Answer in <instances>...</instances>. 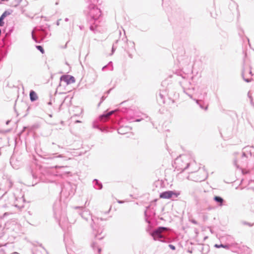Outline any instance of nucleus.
<instances>
[{
    "label": "nucleus",
    "mask_w": 254,
    "mask_h": 254,
    "mask_svg": "<svg viewBox=\"0 0 254 254\" xmlns=\"http://www.w3.org/2000/svg\"><path fill=\"white\" fill-rule=\"evenodd\" d=\"M111 209V207H110V208H109V209L108 210V211L105 212H104V213H105V214H108V213H109V212H110V211Z\"/></svg>",
    "instance_id": "obj_36"
},
{
    "label": "nucleus",
    "mask_w": 254,
    "mask_h": 254,
    "mask_svg": "<svg viewBox=\"0 0 254 254\" xmlns=\"http://www.w3.org/2000/svg\"><path fill=\"white\" fill-rule=\"evenodd\" d=\"M180 194V192L168 190L161 193L160 197L165 199H174L177 198Z\"/></svg>",
    "instance_id": "obj_7"
},
{
    "label": "nucleus",
    "mask_w": 254,
    "mask_h": 254,
    "mask_svg": "<svg viewBox=\"0 0 254 254\" xmlns=\"http://www.w3.org/2000/svg\"><path fill=\"white\" fill-rule=\"evenodd\" d=\"M251 73H252V72H251V71H250V72H249V74H250L251 75V76H252V74H251Z\"/></svg>",
    "instance_id": "obj_50"
},
{
    "label": "nucleus",
    "mask_w": 254,
    "mask_h": 254,
    "mask_svg": "<svg viewBox=\"0 0 254 254\" xmlns=\"http://www.w3.org/2000/svg\"><path fill=\"white\" fill-rule=\"evenodd\" d=\"M36 48L39 50L42 54L44 53V50L41 46H36Z\"/></svg>",
    "instance_id": "obj_21"
},
{
    "label": "nucleus",
    "mask_w": 254,
    "mask_h": 254,
    "mask_svg": "<svg viewBox=\"0 0 254 254\" xmlns=\"http://www.w3.org/2000/svg\"><path fill=\"white\" fill-rule=\"evenodd\" d=\"M193 77L192 76H191V80H192V79H193Z\"/></svg>",
    "instance_id": "obj_53"
},
{
    "label": "nucleus",
    "mask_w": 254,
    "mask_h": 254,
    "mask_svg": "<svg viewBox=\"0 0 254 254\" xmlns=\"http://www.w3.org/2000/svg\"><path fill=\"white\" fill-rule=\"evenodd\" d=\"M192 222L193 223H194V224H196V223H196V221H195V220H192Z\"/></svg>",
    "instance_id": "obj_44"
},
{
    "label": "nucleus",
    "mask_w": 254,
    "mask_h": 254,
    "mask_svg": "<svg viewBox=\"0 0 254 254\" xmlns=\"http://www.w3.org/2000/svg\"><path fill=\"white\" fill-rule=\"evenodd\" d=\"M81 216L86 221H88V219H91L93 223H95L96 221H98L99 218H92L90 213L88 210H84L80 214Z\"/></svg>",
    "instance_id": "obj_8"
},
{
    "label": "nucleus",
    "mask_w": 254,
    "mask_h": 254,
    "mask_svg": "<svg viewBox=\"0 0 254 254\" xmlns=\"http://www.w3.org/2000/svg\"><path fill=\"white\" fill-rule=\"evenodd\" d=\"M194 101H195L196 103L199 105V107L202 109H204L205 110H206L207 109V107H205V108L203 107L201 104H199V100H196V99H194Z\"/></svg>",
    "instance_id": "obj_19"
},
{
    "label": "nucleus",
    "mask_w": 254,
    "mask_h": 254,
    "mask_svg": "<svg viewBox=\"0 0 254 254\" xmlns=\"http://www.w3.org/2000/svg\"><path fill=\"white\" fill-rule=\"evenodd\" d=\"M88 14L94 20H97L101 16V10L95 4H92L88 6Z\"/></svg>",
    "instance_id": "obj_4"
},
{
    "label": "nucleus",
    "mask_w": 254,
    "mask_h": 254,
    "mask_svg": "<svg viewBox=\"0 0 254 254\" xmlns=\"http://www.w3.org/2000/svg\"><path fill=\"white\" fill-rule=\"evenodd\" d=\"M9 213H7V212H5L3 214V217H5L6 216H7V215H8Z\"/></svg>",
    "instance_id": "obj_37"
},
{
    "label": "nucleus",
    "mask_w": 254,
    "mask_h": 254,
    "mask_svg": "<svg viewBox=\"0 0 254 254\" xmlns=\"http://www.w3.org/2000/svg\"><path fill=\"white\" fill-rule=\"evenodd\" d=\"M118 202L119 203H123V201H121V200H118Z\"/></svg>",
    "instance_id": "obj_42"
},
{
    "label": "nucleus",
    "mask_w": 254,
    "mask_h": 254,
    "mask_svg": "<svg viewBox=\"0 0 254 254\" xmlns=\"http://www.w3.org/2000/svg\"><path fill=\"white\" fill-rule=\"evenodd\" d=\"M30 98L31 101H34L38 98L37 94L33 90H31L30 92Z\"/></svg>",
    "instance_id": "obj_13"
},
{
    "label": "nucleus",
    "mask_w": 254,
    "mask_h": 254,
    "mask_svg": "<svg viewBox=\"0 0 254 254\" xmlns=\"http://www.w3.org/2000/svg\"><path fill=\"white\" fill-rule=\"evenodd\" d=\"M186 156H182L180 158H177L175 161V163L178 164L177 167L179 169L182 170L183 171L186 170L189 166L190 163L189 162H184V161L187 160Z\"/></svg>",
    "instance_id": "obj_6"
},
{
    "label": "nucleus",
    "mask_w": 254,
    "mask_h": 254,
    "mask_svg": "<svg viewBox=\"0 0 254 254\" xmlns=\"http://www.w3.org/2000/svg\"><path fill=\"white\" fill-rule=\"evenodd\" d=\"M75 123H81V121L77 120L75 121Z\"/></svg>",
    "instance_id": "obj_47"
},
{
    "label": "nucleus",
    "mask_w": 254,
    "mask_h": 254,
    "mask_svg": "<svg viewBox=\"0 0 254 254\" xmlns=\"http://www.w3.org/2000/svg\"><path fill=\"white\" fill-rule=\"evenodd\" d=\"M214 200L218 203V205L221 207L223 205L224 200L223 198L219 196H215L213 198Z\"/></svg>",
    "instance_id": "obj_11"
},
{
    "label": "nucleus",
    "mask_w": 254,
    "mask_h": 254,
    "mask_svg": "<svg viewBox=\"0 0 254 254\" xmlns=\"http://www.w3.org/2000/svg\"><path fill=\"white\" fill-rule=\"evenodd\" d=\"M64 20H65V21H68V18H65Z\"/></svg>",
    "instance_id": "obj_46"
},
{
    "label": "nucleus",
    "mask_w": 254,
    "mask_h": 254,
    "mask_svg": "<svg viewBox=\"0 0 254 254\" xmlns=\"http://www.w3.org/2000/svg\"><path fill=\"white\" fill-rule=\"evenodd\" d=\"M66 82L67 83H73L75 82V79L73 76H71L69 79L66 80Z\"/></svg>",
    "instance_id": "obj_18"
},
{
    "label": "nucleus",
    "mask_w": 254,
    "mask_h": 254,
    "mask_svg": "<svg viewBox=\"0 0 254 254\" xmlns=\"http://www.w3.org/2000/svg\"><path fill=\"white\" fill-rule=\"evenodd\" d=\"M228 249L235 252H239V249H240V246L237 243L235 242H229L227 243Z\"/></svg>",
    "instance_id": "obj_9"
},
{
    "label": "nucleus",
    "mask_w": 254,
    "mask_h": 254,
    "mask_svg": "<svg viewBox=\"0 0 254 254\" xmlns=\"http://www.w3.org/2000/svg\"><path fill=\"white\" fill-rule=\"evenodd\" d=\"M205 179V177L204 176L203 178H202L201 179H198L196 180L195 181L201 182V181L204 180Z\"/></svg>",
    "instance_id": "obj_29"
},
{
    "label": "nucleus",
    "mask_w": 254,
    "mask_h": 254,
    "mask_svg": "<svg viewBox=\"0 0 254 254\" xmlns=\"http://www.w3.org/2000/svg\"><path fill=\"white\" fill-rule=\"evenodd\" d=\"M69 174H70V172L69 171H63L62 175H64Z\"/></svg>",
    "instance_id": "obj_31"
},
{
    "label": "nucleus",
    "mask_w": 254,
    "mask_h": 254,
    "mask_svg": "<svg viewBox=\"0 0 254 254\" xmlns=\"http://www.w3.org/2000/svg\"><path fill=\"white\" fill-rule=\"evenodd\" d=\"M98 221H96L95 222H97ZM96 223H93L91 225V227L93 229V234L97 239L99 240H101L104 237V235H103V226H97L95 224Z\"/></svg>",
    "instance_id": "obj_5"
},
{
    "label": "nucleus",
    "mask_w": 254,
    "mask_h": 254,
    "mask_svg": "<svg viewBox=\"0 0 254 254\" xmlns=\"http://www.w3.org/2000/svg\"><path fill=\"white\" fill-rule=\"evenodd\" d=\"M116 111V110H114V111H110L107 113L105 112L103 115H101L99 117V120L102 122H105V121H107L109 119L110 117L112 114H113Z\"/></svg>",
    "instance_id": "obj_10"
},
{
    "label": "nucleus",
    "mask_w": 254,
    "mask_h": 254,
    "mask_svg": "<svg viewBox=\"0 0 254 254\" xmlns=\"http://www.w3.org/2000/svg\"><path fill=\"white\" fill-rule=\"evenodd\" d=\"M54 212L55 218L59 220V224L62 226V224L65 223L67 221L65 211L61 206L60 202L56 203L54 205Z\"/></svg>",
    "instance_id": "obj_1"
},
{
    "label": "nucleus",
    "mask_w": 254,
    "mask_h": 254,
    "mask_svg": "<svg viewBox=\"0 0 254 254\" xmlns=\"http://www.w3.org/2000/svg\"><path fill=\"white\" fill-rule=\"evenodd\" d=\"M15 0V2H16L15 6H16L17 5L19 4L21 1V0Z\"/></svg>",
    "instance_id": "obj_33"
},
{
    "label": "nucleus",
    "mask_w": 254,
    "mask_h": 254,
    "mask_svg": "<svg viewBox=\"0 0 254 254\" xmlns=\"http://www.w3.org/2000/svg\"><path fill=\"white\" fill-rule=\"evenodd\" d=\"M116 49V47L115 46V44H114L112 46V53L111 55H113Z\"/></svg>",
    "instance_id": "obj_25"
},
{
    "label": "nucleus",
    "mask_w": 254,
    "mask_h": 254,
    "mask_svg": "<svg viewBox=\"0 0 254 254\" xmlns=\"http://www.w3.org/2000/svg\"><path fill=\"white\" fill-rule=\"evenodd\" d=\"M123 128L122 127H121L119 129H118V132L119 133H121V134H123L124 133L123 132Z\"/></svg>",
    "instance_id": "obj_32"
},
{
    "label": "nucleus",
    "mask_w": 254,
    "mask_h": 254,
    "mask_svg": "<svg viewBox=\"0 0 254 254\" xmlns=\"http://www.w3.org/2000/svg\"><path fill=\"white\" fill-rule=\"evenodd\" d=\"M107 67H108V65H105L104 66H103V67H102V70L103 71H105V70H106V68H107Z\"/></svg>",
    "instance_id": "obj_35"
},
{
    "label": "nucleus",
    "mask_w": 254,
    "mask_h": 254,
    "mask_svg": "<svg viewBox=\"0 0 254 254\" xmlns=\"http://www.w3.org/2000/svg\"><path fill=\"white\" fill-rule=\"evenodd\" d=\"M4 18L0 16V26H2L4 24Z\"/></svg>",
    "instance_id": "obj_24"
},
{
    "label": "nucleus",
    "mask_w": 254,
    "mask_h": 254,
    "mask_svg": "<svg viewBox=\"0 0 254 254\" xmlns=\"http://www.w3.org/2000/svg\"><path fill=\"white\" fill-rule=\"evenodd\" d=\"M65 167L64 166H56L55 167L56 168H60V169H64Z\"/></svg>",
    "instance_id": "obj_34"
},
{
    "label": "nucleus",
    "mask_w": 254,
    "mask_h": 254,
    "mask_svg": "<svg viewBox=\"0 0 254 254\" xmlns=\"http://www.w3.org/2000/svg\"><path fill=\"white\" fill-rule=\"evenodd\" d=\"M81 208H82V207L76 206V207H74V209Z\"/></svg>",
    "instance_id": "obj_40"
},
{
    "label": "nucleus",
    "mask_w": 254,
    "mask_h": 254,
    "mask_svg": "<svg viewBox=\"0 0 254 254\" xmlns=\"http://www.w3.org/2000/svg\"><path fill=\"white\" fill-rule=\"evenodd\" d=\"M129 57H130V58H132L131 55H129Z\"/></svg>",
    "instance_id": "obj_52"
},
{
    "label": "nucleus",
    "mask_w": 254,
    "mask_h": 254,
    "mask_svg": "<svg viewBox=\"0 0 254 254\" xmlns=\"http://www.w3.org/2000/svg\"><path fill=\"white\" fill-rule=\"evenodd\" d=\"M107 65H108V67H109V70H113V65L112 62H110Z\"/></svg>",
    "instance_id": "obj_20"
},
{
    "label": "nucleus",
    "mask_w": 254,
    "mask_h": 254,
    "mask_svg": "<svg viewBox=\"0 0 254 254\" xmlns=\"http://www.w3.org/2000/svg\"><path fill=\"white\" fill-rule=\"evenodd\" d=\"M63 157H64V156L63 155L60 154V155H59L58 156H54L53 157H51L50 158L51 159H53V158H63Z\"/></svg>",
    "instance_id": "obj_27"
},
{
    "label": "nucleus",
    "mask_w": 254,
    "mask_h": 254,
    "mask_svg": "<svg viewBox=\"0 0 254 254\" xmlns=\"http://www.w3.org/2000/svg\"><path fill=\"white\" fill-rule=\"evenodd\" d=\"M169 247L171 249L173 250H175L176 249V247L173 245L170 244L169 245Z\"/></svg>",
    "instance_id": "obj_28"
},
{
    "label": "nucleus",
    "mask_w": 254,
    "mask_h": 254,
    "mask_svg": "<svg viewBox=\"0 0 254 254\" xmlns=\"http://www.w3.org/2000/svg\"><path fill=\"white\" fill-rule=\"evenodd\" d=\"M142 119H136L135 120V122H140Z\"/></svg>",
    "instance_id": "obj_41"
},
{
    "label": "nucleus",
    "mask_w": 254,
    "mask_h": 254,
    "mask_svg": "<svg viewBox=\"0 0 254 254\" xmlns=\"http://www.w3.org/2000/svg\"><path fill=\"white\" fill-rule=\"evenodd\" d=\"M32 175L33 178H36V176H35V175L32 172Z\"/></svg>",
    "instance_id": "obj_39"
},
{
    "label": "nucleus",
    "mask_w": 254,
    "mask_h": 254,
    "mask_svg": "<svg viewBox=\"0 0 254 254\" xmlns=\"http://www.w3.org/2000/svg\"><path fill=\"white\" fill-rule=\"evenodd\" d=\"M90 28L91 30H94V25H91Z\"/></svg>",
    "instance_id": "obj_38"
},
{
    "label": "nucleus",
    "mask_w": 254,
    "mask_h": 254,
    "mask_svg": "<svg viewBox=\"0 0 254 254\" xmlns=\"http://www.w3.org/2000/svg\"><path fill=\"white\" fill-rule=\"evenodd\" d=\"M94 187L96 189L101 190L102 188V184L99 182L97 179L93 181Z\"/></svg>",
    "instance_id": "obj_12"
},
{
    "label": "nucleus",
    "mask_w": 254,
    "mask_h": 254,
    "mask_svg": "<svg viewBox=\"0 0 254 254\" xmlns=\"http://www.w3.org/2000/svg\"><path fill=\"white\" fill-rule=\"evenodd\" d=\"M106 97H105L104 96H102L101 99V101L100 102V103H99L98 104V106H99L100 105V104L102 103V102L105 100Z\"/></svg>",
    "instance_id": "obj_30"
},
{
    "label": "nucleus",
    "mask_w": 254,
    "mask_h": 254,
    "mask_svg": "<svg viewBox=\"0 0 254 254\" xmlns=\"http://www.w3.org/2000/svg\"><path fill=\"white\" fill-rule=\"evenodd\" d=\"M11 14V12L9 11H5L1 15L4 18L6 17L7 16L10 15Z\"/></svg>",
    "instance_id": "obj_17"
},
{
    "label": "nucleus",
    "mask_w": 254,
    "mask_h": 254,
    "mask_svg": "<svg viewBox=\"0 0 254 254\" xmlns=\"http://www.w3.org/2000/svg\"><path fill=\"white\" fill-rule=\"evenodd\" d=\"M32 39L35 41V42H36V43L38 42L37 40V38H36V37L34 35L33 31H32Z\"/></svg>",
    "instance_id": "obj_26"
},
{
    "label": "nucleus",
    "mask_w": 254,
    "mask_h": 254,
    "mask_svg": "<svg viewBox=\"0 0 254 254\" xmlns=\"http://www.w3.org/2000/svg\"><path fill=\"white\" fill-rule=\"evenodd\" d=\"M235 166H236L238 167V166H237L236 162H235Z\"/></svg>",
    "instance_id": "obj_51"
},
{
    "label": "nucleus",
    "mask_w": 254,
    "mask_h": 254,
    "mask_svg": "<svg viewBox=\"0 0 254 254\" xmlns=\"http://www.w3.org/2000/svg\"><path fill=\"white\" fill-rule=\"evenodd\" d=\"M207 218V217L206 216H204V219H206Z\"/></svg>",
    "instance_id": "obj_49"
},
{
    "label": "nucleus",
    "mask_w": 254,
    "mask_h": 254,
    "mask_svg": "<svg viewBox=\"0 0 254 254\" xmlns=\"http://www.w3.org/2000/svg\"><path fill=\"white\" fill-rule=\"evenodd\" d=\"M117 42H118V40H117V41H116V43H115V44H116Z\"/></svg>",
    "instance_id": "obj_54"
},
{
    "label": "nucleus",
    "mask_w": 254,
    "mask_h": 254,
    "mask_svg": "<svg viewBox=\"0 0 254 254\" xmlns=\"http://www.w3.org/2000/svg\"><path fill=\"white\" fill-rule=\"evenodd\" d=\"M7 248L5 246L0 247V254H7Z\"/></svg>",
    "instance_id": "obj_15"
},
{
    "label": "nucleus",
    "mask_w": 254,
    "mask_h": 254,
    "mask_svg": "<svg viewBox=\"0 0 254 254\" xmlns=\"http://www.w3.org/2000/svg\"><path fill=\"white\" fill-rule=\"evenodd\" d=\"M241 249L240 251H244L246 254H249L251 252L250 249L247 246H243Z\"/></svg>",
    "instance_id": "obj_14"
},
{
    "label": "nucleus",
    "mask_w": 254,
    "mask_h": 254,
    "mask_svg": "<svg viewBox=\"0 0 254 254\" xmlns=\"http://www.w3.org/2000/svg\"><path fill=\"white\" fill-rule=\"evenodd\" d=\"M93 127L95 128H98V127L97 126H96L95 125H93Z\"/></svg>",
    "instance_id": "obj_45"
},
{
    "label": "nucleus",
    "mask_w": 254,
    "mask_h": 254,
    "mask_svg": "<svg viewBox=\"0 0 254 254\" xmlns=\"http://www.w3.org/2000/svg\"><path fill=\"white\" fill-rule=\"evenodd\" d=\"M10 122V121L9 120H8V121H6V124L7 125H8Z\"/></svg>",
    "instance_id": "obj_43"
},
{
    "label": "nucleus",
    "mask_w": 254,
    "mask_h": 254,
    "mask_svg": "<svg viewBox=\"0 0 254 254\" xmlns=\"http://www.w3.org/2000/svg\"><path fill=\"white\" fill-rule=\"evenodd\" d=\"M159 97L162 100V102L164 103V95L160 92L158 95Z\"/></svg>",
    "instance_id": "obj_22"
},
{
    "label": "nucleus",
    "mask_w": 254,
    "mask_h": 254,
    "mask_svg": "<svg viewBox=\"0 0 254 254\" xmlns=\"http://www.w3.org/2000/svg\"><path fill=\"white\" fill-rule=\"evenodd\" d=\"M215 247H216V248H225V249H228L227 244H225V245L221 244L220 245L216 244L215 245Z\"/></svg>",
    "instance_id": "obj_16"
},
{
    "label": "nucleus",
    "mask_w": 254,
    "mask_h": 254,
    "mask_svg": "<svg viewBox=\"0 0 254 254\" xmlns=\"http://www.w3.org/2000/svg\"><path fill=\"white\" fill-rule=\"evenodd\" d=\"M57 24L59 25L60 24L59 20H58L57 22Z\"/></svg>",
    "instance_id": "obj_48"
},
{
    "label": "nucleus",
    "mask_w": 254,
    "mask_h": 254,
    "mask_svg": "<svg viewBox=\"0 0 254 254\" xmlns=\"http://www.w3.org/2000/svg\"><path fill=\"white\" fill-rule=\"evenodd\" d=\"M183 80L181 81L180 84L182 86L184 92L187 94L189 97L192 98L191 91L194 89L193 85L191 84L190 80H187L185 79V77H183Z\"/></svg>",
    "instance_id": "obj_3"
},
{
    "label": "nucleus",
    "mask_w": 254,
    "mask_h": 254,
    "mask_svg": "<svg viewBox=\"0 0 254 254\" xmlns=\"http://www.w3.org/2000/svg\"><path fill=\"white\" fill-rule=\"evenodd\" d=\"M167 230L168 228L166 227H159L152 233L151 235L154 240H158L164 242L165 241V237L162 233Z\"/></svg>",
    "instance_id": "obj_2"
},
{
    "label": "nucleus",
    "mask_w": 254,
    "mask_h": 254,
    "mask_svg": "<svg viewBox=\"0 0 254 254\" xmlns=\"http://www.w3.org/2000/svg\"><path fill=\"white\" fill-rule=\"evenodd\" d=\"M244 74H245V73H244V72H243V74H242V75H243V77L244 80L245 81H246L247 82H250V81H251V79H250V78H245V77H244Z\"/></svg>",
    "instance_id": "obj_23"
}]
</instances>
